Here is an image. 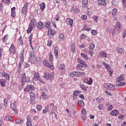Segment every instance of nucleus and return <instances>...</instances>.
I'll list each match as a JSON object with an SVG mask.
<instances>
[{
    "instance_id": "1",
    "label": "nucleus",
    "mask_w": 126,
    "mask_h": 126,
    "mask_svg": "<svg viewBox=\"0 0 126 126\" xmlns=\"http://www.w3.org/2000/svg\"><path fill=\"white\" fill-rule=\"evenodd\" d=\"M36 25H37L36 20L34 19H32L31 23L30 24L29 29L27 30V33H31V31L33 30V29L35 28Z\"/></svg>"
},
{
    "instance_id": "2",
    "label": "nucleus",
    "mask_w": 126,
    "mask_h": 126,
    "mask_svg": "<svg viewBox=\"0 0 126 126\" xmlns=\"http://www.w3.org/2000/svg\"><path fill=\"white\" fill-rule=\"evenodd\" d=\"M24 54V49H22L20 52V62L19 63V65L18 66V69H20L21 68V66L24 63V56L23 55Z\"/></svg>"
},
{
    "instance_id": "3",
    "label": "nucleus",
    "mask_w": 126,
    "mask_h": 126,
    "mask_svg": "<svg viewBox=\"0 0 126 126\" xmlns=\"http://www.w3.org/2000/svg\"><path fill=\"white\" fill-rule=\"evenodd\" d=\"M57 32L56 31L52 30V29H48V32L47 33V36L50 38L52 39L55 35H56Z\"/></svg>"
},
{
    "instance_id": "4",
    "label": "nucleus",
    "mask_w": 126,
    "mask_h": 126,
    "mask_svg": "<svg viewBox=\"0 0 126 126\" xmlns=\"http://www.w3.org/2000/svg\"><path fill=\"white\" fill-rule=\"evenodd\" d=\"M16 105V101H14L12 104H10V108L15 114H18V110H17V108H16L15 106Z\"/></svg>"
},
{
    "instance_id": "5",
    "label": "nucleus",
    "mask_w": 126,
    "mask_h": 126,
    "mask_svg": "<svg viewBox=\"0 0 126 126\" xmlns=\"http://www.w3.org/2000/svg\"><path fill=\"white\" fill-rule=\"evenodd\" d=\"M121 29H122V26H121V24H116L114 26V33H120V32H121Z\"/></svg>"
},
{
    "instance_id": "6",
    "label": "nucleus",
    "mask_w": 126,
    "mask_h": 126,
    "mask_svg": "<svg viewBox=\"0 0 126 126\" xmlns=\"http://www.w3.org/2000/svg\"><path fill=\"white\" fill-rule=\"evenodd\" d=\"M35 90V87L32 85H28L24 89V91L25 92H27V91H33Z\"/></svg>"
},
{
    "instance_id": "7",
    "label": "nucleus",
    "mask_w": 126,
    "mask_h": 126,
    "mask_svg": "<svg viewBox=\"0 0 126 126\" xmlns=\"http://www.w3.org/2000/svg\"><path fill=\"white\" fill-rule=\"evenodd\" d=\"M104 88H105V89H108V90H114V89H115V86L110 83L104 84Z\"/></svg>"
},
{
    "instance_id": "8",
    "label": "nucleus",
    "mask_w": 126,
    "mask_h": 126,
    "mask_svg": "<svg viewBox=\"0 0 126 126\" xmlns=\"http://www.w3.org/2000/svg\"><path fill=\"white\" fill-rule=\"evenodd\" d=\"M43 63L45 66L48 67L50 69H54V65H50L48 61L45 60L43 61Z\"/></svg>"
},
{
    "instance_id": "9",
    "label": "nucleus",
    "mask_w": 126,
    "mask_h": 126,
    "mask_svg": "<svg viewBox=\"0 0 126 126\" xmlns=\"http://www.w3.org/2000/svg\"><path fill=\"white\" fill-rule=\"evenodd\" d=\"M29 5V4H28V2H25V3L24 4V7H23V8L22 9V13H25V14L26 13H27V10L28 9Z\"/></svg>"
},
{
    "instance_id": "10",
    "label": "nucleus",
    "mask_w": 126,
    "mask_h": 126,
    "mask_svg": "<svg viewBox=\"0 0 126 126\" xmlns=\"http://www.w3.org/2000/svg\"><path fill=\"white\" fill-rule=\"evenodd\" d=\"M34 77L35 78L36 81H38L43 83V80H41V77H40V74H39V72H35L34 74Z\"/></svg>"
},
{
    "instance_id": "11",
    "label": "nucleus",
    "mask_w": 126,
    "mask_h": 126,
    "mask_svg": "<svg viewBox=\"0 0 126 126\" xmlns=\"http://www.w3.org/2000/svg\"><path fill=\"white\" fill-rule=\"evenodd\" d=\"M117 13H118V9L114 8L112 11V15L114 20H117Z\"/></svg>"
},
{
    "instance_id": "12",
    "label": "nucleus",
    "mask_w": 126,
    "mask_h": 126,
    "mask_svg": "<svg viewBox=\"0 0 126 126\" xmlns=\"http://www.w3.org/2000/svg\"><path fill=\"white\" fill-rule=\"evenodd\" d=\"M66 23L67 25H70L71 27H72L73 20L72 19L67 18L66 19Z\"/></svg>"
},
{
    "instance_id": "13",
    "label": "nucleus",
    "mask_w": 126,
    "mask_h": 126,
    "mask_svg": "<svg viewBox=\"0 0 126 126\" xmlns=\"http://www.w3.org/2000/svg\"><path fill=\"white\" fill-rule=\"evenodd\" d=\"M43 27H44V24H43L42 22L39 21L36 25V28L37 29H39V30H42Z\"/></svg>"
},
{
    "instance_id": "14",
    "label": "nucleus",
    "mask_w": 126,
    "mask_h": 126,
    "mask_svg": "<svg viewBox=\"0 0 126 126\" xmlns=\"http://www.w3.org/2000/svg\"><path fill=\"white\" fill-rule=\"evenodd\" d=\"M29 62L31 63H34L35 62L37 61V57L36 56H33L32 57L29 58Z\"/></svg>"
},
{
    "instance_id": "15",
    "label": "nucleus",
    "mask_w": 126,
    "mask_h": 126,
    "mask_svg": "<svg viewBox=\"0 0 126 126\" xmlns=\"http://www.w3.org/2000/svg\"><path fill=\"white\" fill-rule=\"evenodd\" d=\"M59 69L62 74H64V72H65V66L64 65V64H62L60 65Z\"/></svg>"
},
{
    "instance_id": "16",
    "label": "nucleus",
    "mask_w": 126,
    "mask_h": 126,
    "mask_svg": "<svg viewBox=\"0 0 126 126\" xmlns=\"http://www.w3.org/2000/svg\"><path fill=\"white\" fill-rule=\"evenodd\" d=\"M98 3L100 6H106L107 5L105 0H98Z\"/></svg>"
},
{
    "instance_id": "17",
    "label": "nucleus",
    "mask_w": 126,
    "mask_h": 126,
    "mask_svg": "<svg viewBox=\"0 0 126 126\" xmlns=\"http://www.w3.org/2000/svg\"><path fill=\"white\" fill-rule=\"evenodd\" d=\"M27 123H26V126H32V122H31V118L29 116H28L27 117Z\"/></svg>"
},
{
    "instance_id": "18",
    "label": "nucleus",
    "mask_w": 126,
    "mask_h": 126,
    "mask_svg": "<svg viewBox=\"0 0 126 126\" xmlns=\"http://www.w3.org/2000/svg\"><path fill=\"white\" fill-rule=\"evenodd\" d=\"M124 79L125 77H124V75H121L117 78L116 82H122Z\"/></svg>"
},
{
    "instance_id": "19",
    "label": "nucleus",
    "mask_w": 126,
    "mask_h": 126,
    "mask_svg": "<svg viewBox=\"0 0 126 126\" xmlns=\"http://www.w3.org/2000/svg\"><path fill=\"white\" fill-rule=\"evenodd\" d=\"M22 77V83H26V81H27V79H26V75H25V73H23L21 75Z\"/></svg>"
},
{
    "instance_id": "20",
    "label": "nucleus",
    "mask_w": 126,
    "mask_h": 126,
    "mask_svg": "<svg viewBox=\"0 0 126 126\" xmlns=\"http://www.w3.org/2000/svg\"><path fill=\"white\" fill-rule=\"evenodd\" d=\"M2 76L5 77L6 80H9V75L8 74V73H6L5 71H3V74H2Z\"/></svg>"
},
{
    "instance_id": "21",
    "label": "nucleus",
    "mask_w": 126,
    "mask_h": 126,
    "mask_svg": "<svg viewBox=\"0 0 126 126\" xmlns=\"http://www.w3.org/2000/svg\"><path fill=\"white\" fill-rule=\"evenodd\" d=\"M99 56L100 58H107L108 57V55L104 51L100 52Z\"/></svg>"
},
{
    "instance_id": "22",
    "label": "nucleus",
    "mask_w": 126,
    "mask_h": 126,
    "mask_svg": "<svg viewBox=\"0 0 126 126\" xmlns=\"http://www.w3.org/2000/svg\"><path fill=\"white\" fill-rule=\"evenodd\" d=\"M78 62L81 64H83V65H84V67H87V64H86V63H85V62L81 60V59H78Z\"/></svg>"
},
{
    "instance_id": "23",
    "label": "nucleus",
    "mask_w": 126,
    "mask_h": 126,
    "mask_svg": "<svg viewBox=\"0 0 126 126\" xmlns=\"http://www.w3.org/2000/svg\"><path fill=\"white\" fill-rule=\"evenodd\" d=\"M117 51L119 54H125V50L123 48L118 47Z\"/></svg>"
},
{
    "instance_id": "24",
    "label": "nucleus",
    "mask_w": 126,
    "mask_h": 126,
    "mask_svg": "<svg viewBox=\"0 0 126 126\" xmlns=\"http://www.w3.org/2000/svg\"><path fill=\"white\" fill-rule=\"evenodd\" d=\"M39 6L40 7L41 11H43L44 9H45V7H46V4L44 2H42L40 4Z\"/></svg>"
},
{
    "instance_id": "25",
    "label": "nucleus",
    "mask_w": 126,
    "mask_h": 126,
    "mask_svg": "<svg viewBox=\"0 0 126 126\" xmlns=\"http://www.w3.org/2000/svg\"><path fill=\"white\" fill-rule=\"evenodd\" d=\"M78 105L81 107V108H83L85 106L84 102H83V100H79L78 101Z\"/></svg>"
},
{
    "instance_id": "26",
    "label": "nucleus",
    "mask_w": 126,
    "mask_h": 126,
    "mask_svg": "<svg viewBox=\"0 0 126 126\" xmlns=\"http://www.w3.org/2000/svg\"><path fill=\"white\" fill-rule=\"evenodd\" d=\"M71 10H73V11H74L76 14H77V13H79L80 12V9L77 8L76 6H75V8L74 9L72 8Z\"/></svg>"
},
{
    "instance_id": "27",
    "label": "nucleus",
    "mask_w": 126,
    "mask_h": 126,
    "mask_svg": "<svg viewBox=\"0 0 126 126\" xmlns=\"http://www.w3.org/2000/svg\"><path fill=\"white\" fill-rule=\"evenodd\" d=\"M48 106L49 109L50 111H55V108H54V107L55 106V104H54L53 103H51Z\"/></svg>"
},
{
    "instance_id": "28",
    "label": "nucleus",
    "mask_w": 126,
    "mask_h": 126,
    "mask_svg": "<svg viewBox=\"0 0 126 126\" xmlns=\"http://www.w3.org/2000/svg\"><path fill=\"white\" fill-rule=\"evenodd\" d=\"M110 114L112 116H117V115L119 114V111H118V110H113L111 112Z\"/></svg>"
},
{
    "instance_id": "29",
    "label": "nucleus",
    "mask_w": 126,
    "mask_h": 126,
    "mask_svg": "<svg viewBox=\"0 0 126 126\" xmlns=\"http://www.w3.org/2000/svg\"><path fill=\"white\" fill-rule=\"evenodd\" d=\"M0 84L2 87H5V86H6V85H5V80H4V79L0 80Z\"/></svg>"
},
{
    "instance_id": "30",
    "label": "nucleus",
    "mask_w": 126,
    "mask_h": 126,
    "mask_svg": "<svg viewBox=\"0 0 126 126\" xmlns=\"http://www.w3.org/2000/svg\"><path fill=\"white\" fill-rule=\"evenodd\" d=\"M54 79V72H51L50 74L48 73V80H53Z\"/></svg>"
},
{
    "instance_id": "31",
    "label": "nucleus",
    "mask_w": 126,
    "mask_h": 126,
    "mask_svg": "<svg viewBox=\"0 0 126 126\" xmlns=\"http://www.w3.org/2000/svg\"><path fill=\"white\" fill-rule=\"evenodd\" d=\"M71 52H72V53H74V52H75L76 50H75V43L74 42H73L72 44V45L71 46Z\"/></svg>"
},
{
    "instance_id": "32",
    "label": "nucleus",
    "mask_w": 126,
    "mask_h": 126,
    "mask_svg": "<svg viewBox=\"0 0 126 126\" xmlns=\"http://www.w3.org/2000/svg\"><path fill=\"white\" fill-rule=\"evenodd\" d=\"M79 87L82 89V90H83V91H85V92H87V89H86V88H85L84 87V86H83V84H82V83H80L79 84Z\"/></svg>"
},
{
    "instance_id": "33",
    "label": "nucleus",
    "mask_w": 126,
    "mask_h": 126,
    "mask_svg": "<svg viewBox=\"0 0 126 126\" xmlns=\"http://www.w3.org/2000/svg\"><path fill=\"white\" fill-rule=\"evenodd\" d=\"M59 39L60 41H64V34L63 33H62L59 36Z\"/></svg>"
},
{
    "instance_id": "34",
    "label": "nucleus",
    "mask_w": 126,
    "mask_h": 126,
    "mask_svg": "<svg viewBox=\"0 0 126 126\" xmlns=\"http://www.w3.org/2000/svg\"><path fill=\"white\" fill-rule=\"evenodd\" d=\"M45 28H47L48 29H50V27H51V24L49 22H46L45 24Z\"/></svg>"
},
{
    "instance_id": "35",
    "label": "nucleus",
    "mask_w": 126,
    "mask_h": 126,
    "mask_svg": "<svg viewBox=\"0 0 126 126\" xmlns=\"http://www.w3.org/2000/svg\"><path fill=\"white\" fill-rule=\"evenodd\" d=\"M43 77H44V78L46 79V80H48V79H49V73H46V72L44 73Z\"/></svg>"
},
{
    "instance_id": "36",
    "label": "nucleus",
    "mask_w": 126,
    "mask_h": 126,
    "mask_svg": "<svg viewBox=\"0 0 126 126\" xmlns=\"http://www.w3.org/2000/svg\"><path fill=\"white\" fill-rule=\"evenodd\" d=\"M82 3L83 6H86L88 3V0H82Z\"/></svg>"
},
{
    "instance_id": "37",
    "label": "nucleus",
    "mask_w": 126,
    "mask_h": 126,
    "mask_svg": "<svg viewBox=\"0 0 126 126\" xmlns=\"http://www.w3.org/2000/svg\"><path fill=\"white\" fill-rule=\"evenodd\" d=\"M15 49L14 47V45L13 44H11V47H10V49H9L10 53H12Z\"/></svg>"
},
{
    "instance_id": "38",
    "label": "nucleus",
    "mask_w": 126,
    "mask_h": 126,
    "mask_svg": "<svg viewBox=\"0 0 126 126\" xmlns=\"http://www.w3.org/2000/svg\"><path fill=\"white\" fill-rule=\"evenodd\" d=\"M54 53L56 55V57H59V50L57 47L54 49Z\"/></svg>"
},
{
    "instance_id": "39",
    "label": "nucleus",
    "mask_w": 126,
    "mask_h": 126,
    "mask_svg": "<svg viewBox=\"0 0 126 126\" xmlns=\"http://www.w3.org/2000/svg\"><path fill=\"white\" fill-rule=\"evenodd\" d=\"M126 85V82L119 83L116 84V86L120 87V86H124Z\"/></svg>"
},
{
    "instance_id": "40",
    "label": "nucleus",
    "mask_w": 126,
    "mask_h": 126,
    "mask_svg": "<svg viewBox=\"0 0 126 126\" xmlns=\"http://www.w3.org/2000/svg\"><path fill=\"white\" fill-rule=\"evenodd\" d=\"M30 44H32V39H33V33H31L29 37Z\"/></svg>"
},
{
    "instance_id": "41",
    "label": "nucleus",
    "mask_w": 126,
    "mask_h": 126,
    "mask_svg": "<svg viewBox=\"0 0 126 126\" xmlns=\"http://www.w3.org/2000/svg\"><path fill=\"white\" fill-rule=\"evenodd\" d=\"M30 100H35V94H34V93H31L30 94Z\"/></svg>"
},
{
    "instance_id": "42",
    "label": "nucleus",
    "mask_w": 126,
    "mask_h": 126,
    "mask_svg": "<svg viewBox=\"0 0 126 126\" xmlns=\"http://www.w3.org/2000/svg\"><path fill=\"white\" fill-rule=\"evenodd\" d=\"M81 57H82V58H83L84 59H85V60H88V57H87V55H86V54H84L83 53H81Z\"/></svg>"
},
{
    "instance_id": "43",
    "label": "nucleus",
    "mask_w": 126,
    "mask_h": 126,
    "mask_svg": "<svg viewBox=\"0 0 126 126\" xmlns=\"http://www.w3.org/2000/svg\"><path fill=\"white\" fill-rule=\"evenodd\" d=\"M95 48V45H94V43H91L90 44V47H89V50H93Z\"/></svg>"
},
{
    "instance_id": "44",
    "label": "nucleus",
    "mask_w": 126,
    "mask_h": 126,
    "mask_svg": "<svg viewBox=\"0 0 126 126\" xmlns=\"http://www.w3.org/2000/svg\"><path fill=\"white\" fill-rule=\"evenodd\" d=\"M77 96H78V95L76 94V92L75 91H74V94H73V100H76V99H77Z\"/></svg>"
},
{
    "instance_id": "45",
    "label": "nucleus",
    "mask_w": 126,
    "mask_h": 126,
    "mask_svg": "<svg viewBox=\"0 0 126 126\" xmlns=\"http://www.w3.org/2000/svg\"><path fill=\"white\" fill-rule=\"evenodd\" d=\"M92 82H93V80L91 78H89V81H87V84L88 85H92Z\"/></svg>"
},
{
    "instance_id": "46",
    "label": "nucleus",
    "mask_w": 126,
    "mask_h": 126,
    "mask_svg": "<svg viewBox=\"0 0 126 126\" xmlns=\"http://www.w3.org/2000/svg\"><path fill=\"white\" fill-rule=\"evenodd\" d=\"M50 110V109H49V106H47L45 109H44L43 111V114H46V113H47V112H49V111Z\"/></svg>"
},
{
    "instance_id": "47",
    "label": "nucleus",
    "mask_w": 126,
    "mask_h": 126,
    "mask_svg": "<svg viewBox=\"0 0 126 126\" xmlns=\"http://www.w3.org/2000/svg\"><path fill=\"white\" fill-rule=\"evenodd\" d=\"M93 18L94 20V21L96 23H97V22H98V19H99V17L96 16H93Z\"/></svg>"
},
{
    "instance_id": "48",
    "label": "nucleus",
    "mask_w": 126,
    "mask_h": 126,
    "mask_svg": "<svg viewBox=\"0 0 126 126\" xmlns=\"http://www.w3.org/2000/svg\"><path fill=\"white\" fill-rule=\"evenodd\" d=\"M82 68H83V65L79 64H78L77 65V69H81V70H83Z\"/></svg>"
},
{
    "instance_id": "49",
    "label": "nucleus",
    "mask_w": 126,
    "mask_h": 126,
    "mask_svg": "<svg viewBox=\"0 0 126 126\" xmlns=\"http://www.w3.org/2000/svg\"><path fill=\"white\" fill-rule=\"evenodd\" d=\"M40 90L41 91V93H47V89L44 87L41 88Z\"/></svg>"
},
{
    "instance_id": "50",
    "label": "nucleus",
    "mask_w": 126,
    "mask_h": 126,
    "mask_svg": "<svg viewBox=\"0 0 126 126\" xmlns=\"http://www.w3.org/2000/svg\"><path fill=\"white\" fill-rule=\"evenodd\" d=\"M7 101H8V99H7V98H5L3 100V102H4V107H6V105H7Z\"/></svg>"
},
{
    "instance_id": "51",
    "label": "nucleus",
    "mask_w": 126,
    "mask_h": 126,
    "mask_svg": "<svg viewBox=\"0 0 126 126\" xmlns=\"http://www.w3.org/2000/svg\"><path fill=\"white\" fill-rule=\"evenodd\" d=\"M25 85V83H21V85L19 86L20 90H22L23 89V86Z\"/></svg>"
},
{
    "instance_id": "52",
    "label": "nucleus",
    "mask_w": 126,
    "mask_h": 126,
    "mask_svg": "<svg viewBox=\"0 0 126 126\" xmlns=\"http://www.w3.org/2000/svg\"><path fill=\"white\" fill-rule=\"evenodd\" d=\"M52 40H51V39H48V40L47 46H48V47H51V46H52Z\"/></svg>"
},
{
    "instance_id": "53",
    "label": "nucleus",
    "mask_w": 126,
    "mask_h": 126,
    "mask_svg": "<svg viewBox=\"0 0 126 126\" xmlns=\"http://www.w3.org/2000/svg\"><path fill=\"white\" fill-rule=\"evenodd\" d=\"M19 41L20 42V45H23V40L22 39V36H21L20 38H19Z\"/></svg>"
},
{
    "instance_id": "54",
    "label": "nucleus",
    "mask_w": 126,
    "mask_h": 126,
    "mask_svg": "<svg viewBox=\"0 0 126 126\" xmlns=\"http://www.w3.org/2000/svg\"><path fill=\"white\" fill-rule=\"evenodd\" d=\"M81 117L83 121H86V117H87L86 114H82Z\"/></svg>"
},
{
    "instance_id": "55",
    "label": "nucleus",
    "mask_w": 126,
    "mask_h": 126,
    "mask_svg": "<svg viewBox=\"0 0 126 126\" xmlns=\"http://www.w3.org/2000/svg\"><path fill=\"white\" fill-rule=\"evenodd\" d=\"M6 121H11V116H7L4 117Z\"/></svg>"
},
{
    "instance_id": "56",
    "label": "nucleus",
    "mask_w": 126,
    "mask_h": 126,
    "mask_svg": "<svg viewBox=\"0 0 126 126\" xmlns=\"http://www.w3.org/2000/svg\"><path fill=\"white\" fill-rule=\"evenodd\" d=\"M16 124H21V123H22V120H21V119H17L16 120Z\"/></svg>"
},
{
    "instance_id": "57",
    "label": "nucleus",
    "mask_w": 126,
    "mask_h": 126,
    "mask_svg": "<svg viewBox=\"0 0 126 126\" xmlns=\"http://www.w3.org/2000/svg\"><path fill=\"white\" fill-rule=\"evenodd\" d=\"M75 71H73L71 73H70V76H71V77H75Z\"/></svg>"
},
{
    "instance_id": "58",
    "label": "nucleus",
    "mask_w": 126,
    "mask_h": 126,
    "mask_svg": "<svg viewBox=\"0 0 126 126\" xmlns=\"http://www.w3.org/2000/svg\"><path fill=\"white\" fill-rule=\"evenodd\" d=\"M91 33H92V34H93V35H97V31L93 30H92Z\"/></svg>"
},
{
    "instance_id": "59",
    "label": "nucleus",
    "mask_w": 126,
    "mask_h": 126,
    "mask_svg": "<svg viewBox=\"0 0 126 126\" xmlns=\"http://www.w3.org/2000/svg\"><path fill=\"white\" fill-rule=\"evenodd\" d=\"M49 61L53 62V53H52L49 54Z\"/></svg>"
},
{
    "instance_id": "60",
    "label": "nucleus",
    "mask_w": 126,
    "mask_h": 126,
    "mask_svg": "<svg viewBox=\"0 0 126 126\" xmlns=\"http://www.w3.org/2000/svg\"><path fill=\"white\" fill-rule=\"evenodd\" d=\"M79 98H81V99H82V100H85V97L84 96V95L83 94H79Z\"/></svg>"
},
{
    "instance_id": "61",
    "label": "nucleus",
    "mask_w": 126,
    "mask_h": 126,
    "mask_svg": "<svg viewBox=\"0 0 126 126\" xmlns=\"http://www.w3.org/2000/svg\"><path fill=\"white\" fill-rule=\"evenodd\" d=\"M81 18L82 20H86L87 19V16L85 15H82Z\"/></svg>"
},
{
    "instance_id": "62",
    "label": "nucleus",
    "mask_w": 126,
    "mask_h": 126,
    "mask_svg": "<svg viewBox=\"0 0 126 126\" xmlns=\"http://www.w3.org/2000/svg\"><path fill=\"white\" fill-rule=\"evenodd\" d=\"M98 108L99 110H103L104 106L103 105V104H100L98 105Z\"/></svg>"
},
{
    "instance_id": "63",
    "label": "nucleus",
    "mask_w": 126,
    "mask_h": 126,
    "mask_svg": "<svg viewBox=\"0 0 126 126\" xmlns=\"http://www.w3.org/2000/svg\"><path fill=\"white\" fill-rule=\"evenodd\" d=\"M41 96L43 98H47V93H42Z\"/></svg>"
},
{
    "instance_id": "64",
    "label": "nucleus",
    "mask_w": 126,
    "mask_h": 126,
    "mask_svg": "<svg viewBox=\"0 0 126 126\" xmlns=\"http://www.w3.org/2000/svg\"><path fill=\"white\" fill-rule=\"evenodd\" d=\"M81 113H82V115L86 114V110H85V109H84V108L82 109Z\"/></svg>"
}]
</instances>
